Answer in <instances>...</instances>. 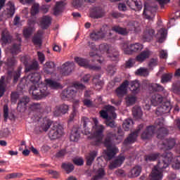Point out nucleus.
Instances as JSON below:
<instances>
[{
  "label": "nucleus",
  "mask_w": 180,
  "mask_h": 180,
  "mask_svg": "<svg viewBox=\"0 0 180 180\" xmlns=\"http://www.w3.org/2000/svg\"><path fill=\"white\" fill-rule=\"evenodd\" d=\"M144 127L143 124H141L138 126L137 129L129 135V136L124 140V144H131L137 140V137H139V133L140 131Z\"/></svg>",
  "instance_id": "12"
},
{
  "label": "nucleus",
  "mask_w": 180,
  "mask_h": 180,
  "mask_svg": "<svg viewBox=\"0 0 180 180\" xmlns=\"http://www.w3.org/2000/svg\"><path fill=\"white\" fill-rule=\"evenodd\" d=\"M158 35L160 36L158 39L159 43H162V41H164V39L167 37V30L165 28H161L158 31Z\"/></svg>",
  "instance_id": "47"
},
{
  "label": "nucleus",
  "mask_w": 180,
  "mask_h": 180,
  "mask_svg": "<svg viewBox=\"0 0 180 180\" xmlns=\"http://www.w3.org/2000/svg\"><path fill=\"white\" fill-rule=\"evenodd\" d=\"M44 108L43 105L39 103H32L30 104L28 110L30 112H39V113H43L44 112Z\"/></svg>",
  "instance_id": "27"
},
{
  "label": "nucleus",
  "mask_w": 180,
  "mask_h": 180,
  "mask_svg": "<svg viewBox=\"0 0 180 180\" xmlns=\"http://www.w3.org/2000/svg\"><path fill=\"white\" fill-rule=\"evenodd\" d=\"M32 33H33L32 27L25 28L23 30V35L25 39H29L32 36Z\"/></svg>",
  "instance_id": "57"
},
{
  "label": "nucleus",
  "mask_w": 180,
  "mask_h": 180,
  "mask_svg": "<svg viewBox=\"0 0 180 180\" xmlns=\"http://www.w3.org/2000/svg\"><path fill=\"white\" fill-rule=\"evenodd\" d=\"M110 50H112V46L108 44H101L98 46V51L101 53L102 54H104V53H107V54H109L110 53Z\"/></svg>",
  "instance_id": "37"
},
{
  "label": "nucleus",
  "mask_w": 180,
  "mask_h": 180,
  "mask_svg": "<svg viewBox=\"0 0 180 180\" xmlns=\"http://www.w3.org/2000/svg\"><path fill=\"white\" fill-rule=\"evenodd\" d=\"M172 79V74L171 73H165L162 75L161 78L162 84H167V82H169Z\"/></svg>",
  "instance_id": "53"
},
{
  "label": "nucleus",
  "mask_w": 180,
  "mask_h": 180,
  "mask_svg": "<svg viewBox=\"0 0 180 180\" xmlns=\"http://www.w3.org/2000/svg\"><path fill=\"white\" fill-rule=\"evenodd\" d=\"M41 36H43V32L39 31L37 34L34 36L32 41L36 46H41Z\"/></svg>",
  "instance_id": "43"
},
{
  "label": "nucleus",
  "mask_w": 180,
  "mask_h": 180,
  "mask_svg": "<svg viewBox=\"0 0 180 180\" xmlns=\"http://www.w3.org/2000/svg\"><path fill=\"white\" fill-rule=\"evenodd\" d=\"M98 152L96 150L90 152L89 155L86 156V165H92V162H94V160H95V158H96Z\"/></svg>",
  "instance_id": "34"
},
{
  "label": "nucleus",
  "mask_w": 180,
  "mask_h": 180,
  "mask_svg": "<svg viewBox=\"0 0 180 180\" xmlns=\"http://www.w3.org/2000/svg\"><path fill=\"white\" fill-rule=\"evenodd\" d=\"M127 5L131 8V9L141 11L143 6L141 3L137 0H127Z\"/></svg>",
  "instance_id": "26"
},
{
  "label": "nucleus",
  "mask_w": 180,
  "mask_h": 180,
  "mask_svg": "<svg viewBox=\"0 0 180 180\" xmlns=\"http://www.w3.org/2000/svg\"><path fill=\"white\" fill-rule=\"evenodd\" d=\"M99 114L100 117L105 120H108L109 117L110 119H116L117 117L116 112H115V107L111 105L105 106V110H101Z\"/></svg>",
  "instance_id": "9"
},
{
  "label": "nucleus",
  "mask_w": 180,
  "mask_h": 180,
  "mask_svg": "<svg viewBox=\"0 0 180 180\" xmlns=\"http://www.w3.org/2000/svg\"><path fill=\"white\" fill-rule=\"evenodd\" d=\"M37 56H38V60L41 64H43L44 61H46V56L44 54L40 51L37 52Z\"/></svg>",
  "instance_id": "61"
},
{
  "label": "nucleus",
  "mask_w": 180,
  "mask_h": 180,
  "mask_svg": "<svg viewBox=\"0 0 180 180\" xmlns=\"http://www.w3.org/2000/svg\"><path fill=\"white\" fill-rule=\"evenodd\" d=\"M8 116H9V108H8V105H5L4 106V117L6 122Z\"/></svg>",
  "instance_id": "63"
},
{
  "label": "nucleus",
  "mask_w": 180,
  "mask_h": 180,
  "mask_svg": "<svg viewBox=\"0 0 180 180\" xmlns=\"http://www.w3.org/2000/svg\"><path fill=\"white\" fill-rule=\"evenodd\" d=\"M173 158L172 153H166V154L162 157V161L158 162V165L152 169L150 174V180L162 179L163 169L168 167V165H169V163L172 161Z\"/></svg>",
  "instance_id": "3"
},
{
  "label": "nucleus",
  "mask_w": 180,
  "mask_h": 180,
  "mask_svg": "<svg viewBox=\"0 0 180 180\" xmlns=\"http://www.w3.org/2000/svg\"><path fill=\"white\" fill-rule=\"evenodd\" d=\"M160 58H163L164 60H167L168 58V53L165 50H160L159 51Z\"/></svg>",
  "instance_id": "62"
},
{
  "label": "nucleus",
  "mask_w": 180,
  "mask_h": 180,
  "mask_svg": "<svg viewBox=\"0 0 180 180\" xmlns=\"http://www.w3.org/2000/svg\"><path fill=\"white\" fill-rule=\"evenodd\" d=\"M141 173V167L140 166H136L134 167L130 172L128 174L129 178H137Z\"/></svg>",
  "instance_id": "35"
},
{
  "label": "nucleus",
  "mask_w": 180,
  "mask_h": 180,
  "mask_svg": "<svg viewBox=\"0 0 180 180\" xmlns=\"http://www.w3.org/2000/svg\"><path fill=\"white\" fill-rule=\"evenodd\" d=\"M113 140H117L116 134L108 131L106 137L103 141V144L107 148V150L103 151L105 161H110V160L119 153L117 148L112 145V141H113Z\"/></svg>",
  "instance_id": "4"
},
{
  "label": "nucleus",
  "mask_w": 180,
  "mask_h": 180,
  "mask_svg": "<svg viewBox=\"0 0 180 180\" xmlns=\"http://www.w3.org/2000/svg\"><path fill=\"white\" fill-rule=\"evenodd\" d=\"M77 95V91L74 89L73 87H68L63 90L60 94V98L62 99H67L74 98Z\"/></svg>",
  "instance_id": "18"
},
{
  "label": "nucleus",
  "mask_w": 180,
  "mask_h": 180,
  "mask_svg": "<svg viewBox=\"0 0 180 180\" xmlns=\"http://www.w3.org/2000/svg\"><path fill=\"white\" fill-rule=\"evenodd\" d=\"M94 125L92 128V135L88 137L89 140H91V143L92 146H101L103 140V131H105V126L99 124V121L97 118L92 119Z\"/></svg>",
  "instance_id": "5"
},
{
  "label": "nucleus",
  "mask_w": 180,
  "mask_h": 180,
  "mask_svg": "<svg viewBox=\"0 0 180 180\" xmlns=\"http://www.w3.org/2000/svg\"><path fill=\"white\" fill-rule=\"evenodd\" d=\"M7 18H12L15 15V5L9 1L7 4Z\"/></svg>",
  "instance_id": "44"
},
{
  "label": "nucleus",
  "mask_w": 180,
  "mask_h": 180,
  "mask_svg": "<svg viewBox=\"0 0 180 180\" xmlns=\"http://www.w3.org/2000/svg\"><path fill=\"white\" fill-rule=\"evenodd\" d=\"M155 35V31L153 28H146L143 32V39L144 41H151Z\"/></svg>",
  "instance_id": "23"
},
{
  "label": "nucleus",
  "mask_w": 180,
  "mask_h": 180,
  "mask_svg": "<svg viewBox=\"0 0 180 180\" xmlns=\"http://www.w3.org/2000/svg\"><path fill=\"white\" fill-rule=\"evenodd\" d=\"M30 81L32 85L30 89V94L32 95L34 99H41L49 95L47 91V85L40 82V74L34 73L30 75Z\"/></svg>",
  "instance_id": "1"
},
{
  "label": "nucleus",
  "mask_w": 180,
  "mask_h": 180,
  "mask_svg": "<svg viewBox=\"0 0 180 180\" xmlns=\"http://www.w3.org/2000/svg\"><path fill=\"white\" fill-rule=\"evenodd\" d=\"M158 130V139H162L164 136L168 134V129L164 125V120L158 119L155 121V126L151 125L146 128V129L141 134V139L142 140H150L151 137L155 134Z\"/></svg>",
  "instance_id": "2"
},
{
  "label": "nucleus",
  "mask_w": 180,
  "mask_h": 180,
  "mask_svg": "<svg viewBox=\"0 0 180 180\" xmlns=\"http://www.w3.org/2000/svg\"><path fill=\"white\" fill-rule=\"evenodd\" d=\"M151 54H153V52L150 49H145L136 56L135 60L138 63H144L146 60L151 57Z\"/></svg>",
  "instance_id": "14"
},
{
  "label": "nucleus",
  "mask_w": 180,
  "mask_h": 180,
  "mask_svg": "<svg viewBox=\"0 0 180 180\" xmlns=\"http://www.w3.org/2000/svg\"><path fill=\"white\" fill-rule=\"evenodd\" d=\"M64 11V4L63 2H57L53 8L54 15H60Z\"/></svg>",
  "instance_id": "41"
},
{
  "label": "nucleus",
  "mask_w": 180,
  "mask_h": 180,
  "mask_svg": "<svg viewBox=\"0 0 180 180\" xmlns=\"http://www.w3.org/2000/svg\"><path fill=\"white\" fill-rule=\"evenodd\" d=\"M143 49H144V46L140 43L131 44L129 45L124 44L122 48L124 54H127L128 56H131L134 53H139Z\"/></svg>",
  "instance_id": "8"
},
{
  "label": "nucleus",
  "mask_w": 180,
  "mask_h": 180,
  "mask_svg": "<svg viewBox=\"0 0 180 180\" xmlns=\"http://www.w3.org/2000/svg\"><path fill=\"white\" fill-rule=\"evenodd\" d=\"M132 115L135 119H141L143 116V111H141V108L136 105L132 108Z\"/></svg>",
  "instance_id": "38"
},
{
  "label": "nucleus",
  "mask_w": 180,
  "mask_h": 180,
  "mask_svg": "<svg viewBox=\"0 0 180 180\" xmlns=\"http://www.w3.org/2000/svg\"><path fill=\"white\" fill-rule=\"evenodd\" d=\"M13 82L14 84H16V82H18L19 80V78H20V69H18L16 71L13 72Z\"/></svg>",
  "instance_id": "58"
},
{
  "label": "nucleus",
  "mask_w": 180,
  "mask_h": 180,
  "mask_svg": "<svg viewBox=\"0 0 180 180\" xmlns=\"http://www.w3.org/2000/svg\"><path fill=\"white\" fill-rule=\"evenodd\" d=\"M75 65L74 62H66L61 66V73L62 75H70L71 72H72V70H74Z\"/></svg>",
  "instance_id": "16"
},
{
  "label": "nucleus",
  "mask_w": 180,
  "mask_h": 180,
  "mask_svg": "<svg viewBox=\"0 0 180 180\" xmlns=\"http://www.w3.org/2000/svg\"><path fill=\"white\" fill-rule=\"evenodd\" d=\"M64 134L63 127L58 124L53 126L49 131V136L51 140H56V139H60L61 136Z\"/></svg>",
  "instance_id": "10"
},
{
  "label": "nucleus",
  "mask_w": 180,
  "mask_h": 180,
  "mask_svg": "<svg viewBox=\"0 0 180 180\" xmlns=\"http://www.w3.org/2000/svg\"><path fill=\"white\" fill-rule=\"evenodd\" d=\"M106 175V172H105V169L103 168H99L96 172V175L91 178V180H99L102 179L103 176Z\"/></svg>",
  "instance_id": "39"
},
{
  "label": "nucleus",
  "mask_w": 180,
  "mask_h": 180,
  "mask_svg": "<svg viewBox=\"0 0 180 180\" xmlns=\"http://www.w3.org/2000/svg\"><path fill=\"white\" fill-rule=\"evenodd\" d=\"M124 160H126V158L123 155H118L114 160H112L111 162H110V165H108V168L110 169H115V168H118V167H120L123 162H124Z\"/></svg>",
  "instance_id": "15"
},
{
  "label": "nucleus",
  "mask_w": 180,
  "mask_h": 180,
  "mask_svg": "<svg viewBox=\"0 0 180 180\" xmlns=\"http://www.w3.org/2000/svg\"><path fill=\"white\" fill-rule=\"evenodd\" d=\"M1 40L4 43H5V44L12 41V37H11V34H9V32L7 30L3 31L1 34Z\"/></svg>",
  "instance_id": "42"
},
{
  "label": "nucleus",
  "mask_w": 180,
  "mask_h": 180,
  "mask_svg": "<svg viewBox=\"0 0 180 180\" xmlns=\"http://www.w3.org/2000/svg\"><path fill=\"white\" fill-rule=\"evenodd\" d=\"M17 63L18 60H16L15 57L9 58L7 60V64L9 67H13L14 65H16Z\"/></svg>",
  "instance_id": "59"
},
{
  "label": "nucleus",
  "mask_w": 180,
  "mask_h": 180,
  "mask_svg": "<svg viewBox=\"0 0 180 180\" xmlns=\"http://www.w3.org/2000/svg\"><path fill=\"white\" fill-rule=\"evenodd\" d=\"M178 154H179V156H176L174 160V164L172 165V167L174 168V169H179L180 168V147L177 150Z\"/></svg>",
  "instance_id": "49"
},
{
  "label": "nucleus",
  "mask_w": 180,
  "mask_h": 180,
  "mask_svg": "<svg viewBox=\"0 0 180 180\" xmlns=\"http://www.w3.org/2000/svg\"><path fill=\"white\" fill-rule=\"evenodd\" d=\"M105 124L108 127H111V129H115L116 127V124L115 121H110L109 120H105Z\"/></svg>",
  "instance_id": "64"
},
{
  "label": "nucleus",
  "mask_w": 180,
  "mask_h": 180,
  "mask_svg": "<svg viewBox=\"0 0 180 180\" xmlns=\"http://www.w3.org/2000/svg\"><path fill=\"white\" fill-rule=\"evenodd\" d=\"M156 65H158V59L151 58L148 63L149 68H153V67H155Z\"/></svg>",
  "instance_id": "60"
},
{
  "label": "nucleus",
  "mask_w": 180,
  "mask_h": 180,
  "mask_svg": "<svg viewBox=\"0 0 180 180\" xmlns=\"http://www.w3.org/2000/svg\"><path fill=\"white\" fill-rule=\"evenodd\" d=\"M46 82L47 85H49V86H50V88H51L52 89H57L58 88H61V84H60V83L54 82L50 79H46Z\"/></svg>",
  "instance_id": "45"
},
{
  "label": "nucleus",
  "mask_w": 180,
  "mask_h": 180,
  "mask_svg": "<svg viewBox=\"0 0 180 180\" xmlns=\"http://www.w3.org/2000/svg\"><path fill=\"white\" fill-rule=\"evenodd\" d=\"M39 62L37 60H34L31 64H27L25 66V72H29L30 71H36L39 70Z\"/></svg>",
  "instance_id": "31"
},
{
  "label": "nucleus",
  "mask_w": 180,
  "mask_h": 180,
  "mask_svg": "<svg viewBox=\"0 0 180 180\" xmlns=\"http://www.w3.org/2000/svg\"><path fill=\"white\" fill-rule=\"evenodd\" d=\"M69 110V107L68 105L62 104L60 105L56 106L54 112L55 116H61V115H65Z\"/></svg>",
  "instance_id": "24"
},
{
  "label": "nucleus",
  "mask_w": 180,
  "mask_h": 180,
  "mask_svg": "<svg viewBox=\"0 0 180 180\" xmlns=\"http://www.w3.org/2000/svg\"><path fill=\"white\" fill-rule=\"evenodd\" d=\"M54 68H56V63L54 62L48 61L44 65V71L46 74L51 73L52 71H54Z\"/></svg>",
  "instance_id": "32"
},
{
  "label": "nucleus",
  "mask_w": 180,
  "mask_h": 180,
  "mask_svg": "<svg viewBox=\"0 0 180 180\" xmlns=\"http://www.w3.org/2000/svg\"><path fill=\"white\" fill-rule=\"evenodd\" d=\"M5 91V77L2 76L0 79V98H2V96H4Z\"/></svg>",
  "instance_id": "50"
},
{
  "label": "nucleus",
  "mask_w": 180,
  "mask_h": 180,
  "mask_svg": "<svg viewBox=\"0 0 180 180\" xmlns=\"http://www.w3.org/2000/svg\"><path fill=\"white\" fill-rule=\"evenodd\" d=\"M62 168L66 171L67 174H70V172L74 171V165L71 163H63Z\"/></svg>",
  "instance_id": "52"
},
{
  "label": "nucleus",
  "mask_w": 180,
  "mask_h": 180,
  "mask_svg": "<svg viewBox=\"0 0 180 180\" xmlns=\"http://www.w3.org/2000/svg\"><path fill=\"white\" fill-rule=\"evenodd\" d=\"M176 143L174 139H167L163 142L162 146L160 148L162 150H171L175 146Z\"/></svg>",
  "instance_id": "28"
},
{
  "label": "nucleus",
  "mask_w": 180,
  "mask_h": 180,
  "mask_svg": "<svg viewBox=\"0 0 180 180\" xmlns=\"http://www.w3.org/2000/svg\"><path fill=\"white\" fill-rule=\"evenodd\" d=\"M90 16L93 18V19H99L105 16V11L99 7H95L91 9Z\"/></svg>",
  "instance_id": "21"
},
{
  "label": "nucleus",
  "mask_w": 180,
  "mask_h": 180,
  "mask_svg": "<svg viewBox=\"0 0 180 180\" xmlns=\"http://www.w3.org/2000/svg\"><path fill=\"white\" fill-rule=\"evenodd\" d=\"M136 75H139V77H148L150 75V71L148 69L146 68H140L139 69L136 70L135 72Z\"/></svg>",
  "instance_id": "40"
},
{
  "label": "nucleus",
  "mask_w": 180,
  "mask_h": 180,
  "mask_svg": "<svg viewBox=\"0 0 180 180\" xmlns=\"http://www.w3.org/2000/svg\"><path fill=\"white\" fill-rule=\"evenodd\" d=\"M133 124V120L128 119L124 121L122 124V127L125 130V131H129V130H130V127H131Z\"/></svg>",
  "instance_id": "51"
},
{
  "label": "nucleus",
  "mask_w": 180,
  "mask_h": 180,
  "mask_svg": "<svg viewBox=\"0 0 180 180\" xmlns=\"http://www.w3.org/2000/svg\"><path fill=\"white\" fill-rule=\"evenodd\" d=\"M51 124H53L52 120L49 118H44L40 126V131H47L50 129Z\"/></svg>",
  "instance_id": "30"
},
{
  "label": "nucleus",
  "mask_w": 180,
  "mask_h": 180,
  "mask_svg": "<svg viewBox=\"0 0 180 180\" xmlns=\"http://www.w3.org/2000/svg\"><path fill=\"white\" fill-rule=\"evenodd\" d=\"M159 154L155 153V154H150L145 156L146 161H155L157 158H158Z\"/></svg>",
  "instance_id": "56"
},
{
  "label": "nucleus",
  "mask_w": 180,
  "mask_h": 180,
  "mask_svg": "<svg viewBox=\"0 0 180 180\" xmlns=\"http://www.w3.org/2000/svg\"><path fill=\"white\" fill-rule=\"evenodd\" d=\"M150 103L153 106H158L160 103H162V101H164V96L158 93L153 94L150 96Z\"/></svg>",
  "instance_id": "22"
},
{
  "label": "nucleus",
  "mask_w": 180,
  "mask_h": 180,
  "mask_svg": "<svg viewBox=\"0 0 180 180\" xmlns=\"http://www.w3.org/2000/svg\"><path fill=\"white\" fill-rule=\"evenodd\" d=\"M39 12H40V5L39 4H33L30 11L32 16H36Z\"/></svg>",
  "instance_id": "54"
},
{
  "label": "nucleus",
  "mask_w": 180,
  "mask_h": 180,
  "mask_svg": "<svg viewBox=\"0 0 180 180\" xmlns=\"http://www.w3.org/2000/svg\"><path fill=\"white\" fill-rule=\"evenodd\" d=\"M140 27V24L136 21H131L128 22L127 28H123L120 26L115 25L112 27V30L118 33V34H122V36H126L129 34V32H137Z\"/></svg>",
  "instance_id": "7"
},
{
  "label": "nucleus",
  "mask_w": 180,
  "mask_h": 180,
  "mask_svg": "<svg viewBox=\"0 0 180 180\" xmlns=\"http://www.w3.org/2000/svg\"><path fill=\"white\" fill-rule=\"evenodd\" d=\"M79 137H80L79 129H78V128H76V127L72 128L70 134V141H78Z\"/></svg>",
  "instance_id": "36"
},
{
  "label": "nucleus",
  "mask_w": 180,
  "mask_h": 180,
  "mask_svg": "<svg viewBox=\"0 0 180 180\" xmlns=\"http://www.w3.org/2000/svg\"><path fill=\"white\" fill-rule=\"evenodd\" d=\"M11 52L12 54H18V53H20V42L14 44L11 49Z\"/></svg>",
  "instance_id": "55"
},
{
  "label": "nucleus",
  "mask_w": 180,
  "mask_h": 180,
  "mask_svg": "<svg viewBox=\"0 0 180 180\" xmlns=\"http://www.w3.org/2000/svg\"><path fill=\"white\" fill-rule=\"evenodd\" d=\"M29 102H30V99L27 96H24L20 100V102L18 104V109H19V108H22V110H20V112L25 110L26 105Z\"/></svg>",
  "instance_id": "33"
},
{
  "label": "nucleus",
  "mask_w": 180,
  "mask_h": 180,
  "mask_svg": "<svg viewBox=\"0 0 180 180\" xmlns=\"http://www.w3.org/2000/svg\"><path fill=\"white\" fill-rule=\"evenodd\" d=\"M129 86V81L124 80L122 84L116 89V94L119 98L123 97L127 93V87Z\"/></svg>",
  "instance_id": "20"
},
{
  "label": "nucleus",
  "mask_w": 180,
  "mask_h": 180,
  "mask_svg": "<svg viewBox=\"0 0 180 180\" xmlns=\"http://www.w3.org/2000/svg\"><path fill=\"white\" fill-rule=\"evenodd\" d=\"M129 85H130V91L132 92V94H139L140 92V86H141L140 84V82L138 80H134L129 83Z\"/></svg>",
  "instance_id": "29"
},
{
  "label": "nucleus",
  "mask_w": 180,
  "mask_h": 180,
  "mask_svg": "<svg viewBox=\"0 0 180 180\" xmlns=\"http://www.w3.org/2000/svg\"><path fill=\"white\" fill-rule=\"evenodd\" d=\"M129 86V81L124 80L122 84L116 89V94L119 98L123 97L127 93V87Z\"/></svg>",
  "instance_id": "19"
},
{
  "label": "nucleus",
  "mask_w": 180,
  "mask_h": 180,
  "mask_svg": "<svg viewBox=\"0 0 180 180\" xmlns=\"http://www.w3.org/2000/svg\"><path fill=\"white\" fill-rule=\"evenodd\" d=\"M51 25V17L49 15H44L39 20V25L41 29H47Z\"/></svg>",
  "instance_id": "25"
},
{
  "label": "nucleus",
  "mask_w": 180,
  "mask_h": 180,
  "mask_svg": "<svg viewBox=\"0 0 180 180\" xmlns=\"http://www.w3.org/2000/svg\"><path fill=\"white\" fill-rule=\"evenodd\" d=\"M171 109H172V105H171V102L165 101L162 103L161 106L158 108L155 113L158 116L159 115H165V113H169V112H171Z\"/></svg>",
  "instance_id": "13"
},
{
  "label": "nucleus",
  "mask_w": 180,
  "mask_h": 180,
  "mask_svg": "<svg viewBox=\"0 0 180 180\" xmlns=\"http://www.w3.org/2000/svg\"><path fill=\"white\" fill-rule=\"evenodd\" d=\"M101 78V75H96L94 76L92 82L93 84H96V86H99V89H101V88H102L103 85V82H102V80L100 79Z\"/></svg>",
  "instance_id": "46"
},
{
  "label": "nucleus",
  "mask_w": 180,
  "mask_h": 180,
  "mask_svg": "<svg viewBox=\"0 0 180 180\" xmlns=\"http://www.w3.org/2000/svg\"><path fill=\"white\" fill-rule=\"evenodd\" d=\"M125 101L127 102V106H131V105H134V103H136V101H137V98L134 96L128 95L125 98Z\"/></svg>",
  "instance_id": "48"
},
{
  "label": "nucleus",
  "mask_w": 180,
  "mask_h": 180,
  "mask_svg": "<svg viewBox=\"0 0 180 180\" xmlns=\"http://www.w3.org/2000/svg\"><path fill=\"white\" fill-rule=\"evenodd\" d=\"M75 61L80 65V67H84L85 68H89V70H93L94 71H99L101 70V66L91 65L88 60L82 58H75Z\"/></svg>",
  "instance_id": "11"
},
{
  "label": "nucleus",
  "mask_w": 180,
  "mask_h": 180,
  "mask_svg": "<svg viewBox=\"0 0 180 180\" xmlns=\"http://www.w3.org/2000/svg\"><path fill=\"white\" fill-rule=\"evenodd\" d=\"M112 31L108 25H103L99 31H94L90 34V38L94 41L96 40H101L103 39L104 40H109L112 37Z\"/></svg>",
  "instance_id": "6"
},
{
  "label": "nucleus",
  "mask_w": 180,
  "mask_h": 180,
  "mask_svg": "<svg viewBox=\"0 0 180 180\" xmlns=\"http://www.w3.org/2000/svg\"><path fill=\"white\" fill-rule=\"evenodd\" d=\"M149 91L153 92H162L165 96H168V91L160 84L151 83L148 85Z\"/></svg>",
  "instance_id": "17"
}]
</instances>
